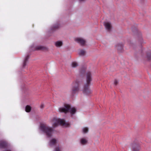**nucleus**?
Here are the masks:
<instances>
[{
    "label": "nucleus",
    "instance_id": "obj_3",
    "mask_svg": "<svg viewBox=\"0 0 151 151\" xmlns=\"http://www.w3.org/2000/svg\"><path fill=\"white\" fill-rule=\"evenodd\" d=\"M40 129L46 133L48 137H50L52 136L53 130L51 128L46 126L43 124H41L40 126Z\"/></svg>",
    "mask_w": 151,
    "mask_h": 151
},
{
    "label": "nucleus",
    "instance_id": "obj_21",
    "mask_svg": "<svg viewBox=\"0 0 151 151\" xmlns=\"http://www.w3.org/2000/svg\"><path fill=\"white\" fill-rule=\"evenodd\" d=\"M85 52V51L84 50H81L79 52V54L80 55H84Z\"/></svg>",
    "mask_w": 151,
    "mask_h": 151
},
{
    "label": "nucleus",
    "instance_id": "obj_4",
    "mask_svg": "<svg viewBox=\"0 0 151 151\" xmlns=\"http://www.w3.org/2000/svg\"><path fill=\"white\" fill-rule=\"evenodd\" d=\"M80 90L78 81L76 80L72 83L71 93L72 94L78 93Z\"/></svg>",
    "mask_w": 151,
    "mask_h": 151
},
{
    "label": "nucleus",
    "instance_id": "obj_13",
    "mask_svg": "<svg viewBox=\"0 0 151 151\" xmlns=\"http://www.w3.org/2000/svg\"><path fill=\"white\" fill-rule=\"evenodd\" d=\"M7 146L6 143L3 141H1L0 142V148H4Z\"/></svg>",
    "mask_w": 151,
    "mask_h": 151
},
{
    "label": "nucleus",
    "instance_id": "obj_15",
    "mask_svg": "<svg viewBox=\"0 0 151 151\" xmlns=\"http://www.w3.org/2000/svg\"><path fill=\"white\" fill-rule=\"evenodd\" d=\"M47 50L46 47L42 46H38L36 47V50Z\"/></svg>",
    "mask_w": 151,
    "mask_h": 151
},
{
    "label": "nucleus",
    "instance_id": "obj_2",
    "mask_svg": "<svg viewBox=\"0 0 151 151\" xmlns=\"http://www.w3.org/2000/svg\"><path fill=\"white\" fill-rule=\"evenodd\" d=\"M64 107H60L59 108V111L60 112H63L66 113L68 112L69 111L71 114H74L76 111V109L73 107L70 108V105L68 104H65Z\"/></svg>",
    "mask_w": 151,
    "mask_h": 151
},
{
    "label": "nucleus",
    "instance_id": "obj_12",
    "mask_svg": "<svg viewBox=\"0 0 151 151\" xmlns=\"http://www.w3.org/2000/svg\"><path fill=\"white\" fill-rule=\"evenodd\" d=\"M60 25L58 24H55L51 28V30L52 31H54L59 28Z\"/></svg>",
    "mask_w": 151,
    "mask_h": 151
},
{
    "label": "nucleus",
    "instance_id": "obj_19",
    "mask_svg": "<svg viewBox=\"0 0 151 151\" xmlns=\"http://www.w3.org/2000/svg\"><path fill=\"white\" fill-rule=\"evenodd\" d=\"M31 107L27 105L25 107V111L27 112H29L31 110Z\"/></svg>",
    "mask_w": 151,
    "mask_h": 151
},
{
    "label": "nucleus",
    "instance_id": "obj_26",
    "mask_svg": "<svg viewBox=\"0 0 151 151\" xmlns=\"http://www.w3.org/2000/svg\"><path fill=\"white\" fill-rule=\"evenodd\" d=\"M44 105L43 104H42L40 106V107L41 109L43 108H44Z\"/></svg>",
    "mask_w": 151,
    "mask_h": 151
},
{
    "label": "nucleus",
    "instance_id": "obj_11",
    "mask_svg": "<svg viewBox=\"0 0 151 151\" xmlns=\"http://www.w3.org/2000/svg\"><path fill=\"white\" fill-rule=\"evenodd\" d=\"M104 26L106 29L108 31H110L111 28V25L110 23L109 22H106L105 23Z\"/></svg>",
    "mask_w": 151,
    "mask_h": 151
},
{
    "label": "nucleus",
    "instance_id": "obj_25",
    "mask_svg": "<svg viewBox=\"0 0 151 151\" xmlns=\"http://www.w3.org/2000/svg\"><path fill=\"white\" fill-rule=\"evenodd\" d=\"M54 151H60V150L59 147H56L55 148Z\"/></svg>",
    "mask_w": 151,
    "mask_h": 151
},
{
    "label": "nucleus",
    "instance_id": "obj_14",
    "mask_svg": "<svg viewBox=\"0 0 151 151\" xmlns=\"http://www.w3.org/2000/svg\"><path fill=\"white\" fill-rule=\"evenodd\" d=\"M29 58V55H27L25 57L23 64V68L25 67V66L26 65L27 62V61Z\"/></svg>",
    "mask_w": 151,
    "mask_h": 151
},
{
    "label": "nucleus",
    "instance_id": "obj_7",
    "mask_svg": "<svg viewBox=\"0 0 151 151\" xmlns=\"http://www.w3.org/2000/svg\"><path fill=\"white\" fill-rule=\"evenodd\" d=\"M132 151H139L140 149V146L139 144L133 143L132 145Z\"/></svg>",
    "mask_w": 151,
    "mask_h": 151
},
{
    "label": "nucleus",
    "instance_id": "obj_6",
    "mask_svg": "<svg viewBox=\"0 0 151 151\" xmlns=\"http://www.w3.org/2000/svg\"><path fill=\"white\" fill-rule=\"evenodd\" d=\"M75 41L79 43L81 45L84 46L85 45L86 41L81 38H76L75 39Z\"/></svg>",
    "mask_w": 151,
    "mask_h": 151
},
{
    "label": "nucleus",
    "instance_id": "obj_20",
    "mask_svg": "<svg viewBox=\"0 0 151 151\" xmlns=\"http://www.w3.org/2000/svg\"><path fill=\"white\" fill-rule=\"evenodd\" d=\"M71 66L73 68H76L78 66V64L76 62H73L72 63Z\"/></svg>",
    "mask_w": 151,
    "mask_h": 151
},
{
    "label": "nucleus",
    "instance_id": "obj_22",
    "mask_svg": "<svg viewBox=\"0 0 151 151\" xmlns=\"http://www.w3.org/2000/svg\"><path fill=\"white\" fill-rule=\"evenodd\" d=\"M147 58L148 60H151V52H148L147 54Z\"/></svg>",
    "mask_w": 151,
    "mask_h": 151
},
{
    "label": "nucleus",
    "instance_id": "obj_24",
    "mask_svg": "<svg viewBox=\"0 0 151 151\" xmlns=\"http://www.w3.org/2000/svg\"><path fill=\"white\" fill-rule=\"evenodd\" d=\"M88 128L87 127L84 128L83 129V131L84 133H86L88 132Z\"/></svg>",
    "mask_w": 151,
    "mask_h": 151
},
{
    "label": "nucleus",
    "instance_id": "obj_10",
    "mask_svg": "<svg viewBox=\"0 0 151 151\" xmlns=\"http://www.w3.org/2000/svg\"><path fill=\"white\" fill-rule=\"evenodd\" d=\"M135 33L136 35L139 38L140 42H142V39L141 37L142 35L141 32L139 31L137 29H136Z\"/></svg>",
    "mask_w": 151,
    "mask_h": 151
},
{
    "label": "nucleus",
    "instance_id": "obj_17",
    "mask_svg": "<svg viewBox=\"0 0 151 151\" xmlns=\"http://www.w3.org/2000/svg\"><path fill=\"white\" fill-rule=\"evenodd\" d=\"M63 43L62 42L60 41H58L56 42L55 43V45L57 47H60L62 46Z\"/></svg>",
    "mask_w": 151,
    "mask_h": 151
},
{
    "label": "nucleus",
    "instance_id": "obj_18",
    "mask_svg": "<svg viewBox=\"0 0 151 151\" xmlns=\"http://www.w3.org/2000/svg\"><path fill=\"white\" fill-rule=\"evenodd\" d=\"M87 141L84 138H82L81 140V143L82 145H84L86 144Z\"/></svg>",
    "mask_w": 151,
    "mask_h": 151
},
{
    "label": "nucleus",
    "instance_id": "obj_9",
    "mask_svg": "<svg viewBox=\"0 0 151 151\" xmlns=\"http://www.w3.org/2000/svg\"><path fill=\"white\" fill-rule=\"evenodd\" d=\"M116 48L119 53L122 52L123 49L122 44V43L117 44L116 46Z\"/></svg>",
    "mask_w": 151,
    "mask_h": 151
},
{
    "label": "nucleus",
    "instance_id": "obj_16",
    "mask_svg": "<svg viewBox=\"0 0 151 151\" xmlns=\"http://www.w3.org/2000/svg\"><path fill=\"white\" fill-rule=\"evenodd\" d=\"M50 143L51 145H55L56 143V140L54 138H53L50 140Z\"/></svg>",
    "mask_w": 151,
    "mask_h": 151
},
{
    "label": "nucleus",
    "instance_id": "obj_1",
    "mask_svg": "<svg viewBox=\"0 0 151 151\" xmlns=\"http://www.w3.org/2000/svg\"><path fill=\"white\" fill-rule=\"evenodd\" d=\"M86 76V82L83 86V92L85 95L89 96L92 93V91L89 87L90 82L92 80L91 72L90 71L87 72Z\"/></svg>",
    "mask_w": 151,
    "mask_h": 151
},
{
    "label": "nucleus",
    "instance_id": "obj_5",
    "mask_svg": "<svg viewBox=\"0 0 151 151\" xmlns=\"http://www.w3.org/2000/svg\"><path fill=\"white\" fill-rule=\"evenodd\" d=\"M52 123H66L65 120L60 119L56 117H55L52 119Z\"/></svg>",
    "mask_w": 151,
    "mask_h": 151
},
{
    "label": "nucleus",
    "instance_id": "obj_23",
    "mask_svg": "<svg viewBox=\"0 0 151 151\" xmlns=\"http://www.w3.org/2000/svg\"><path fill=\"white\" fill-rule=\"evenodd\" d=\"M119 82V81L118 80L116 79H115L114 81V85L115 86H117Z\"/></svg>",
    "mask_w": 151,
    "mask_h": 151
},
{
    "label": "nucleus",
    "instance_id": "obj_8",
    "mask_svg": "<svg viewBox=\"0 0 151 151\" xmlns=\"http://www.w3.org/2000/svg\"><path fill=\"white\" fill-rule=\"evenodd\" d=\"M59 125L61 126L64 128L70 127V124L69 123H55L54 125L55 127H56Z\"/></svg>",
    "mask_w": 151,
    "mask_h": 151
},
{
    "label": "nucleus",
    "instance_id": "obj_27",
    "mask_svg": "<svg viewBox=\"0 0 151 151\" xmlns=\"http://www.w3.org/2000/svg\"><path fill=\"white\" fill-rule=\"evenodd\" d=\"M85 0H79V1H85Z\"/></svg>",
    "mask_w": 151,
    "mask_h": 151
}]
</instances>
